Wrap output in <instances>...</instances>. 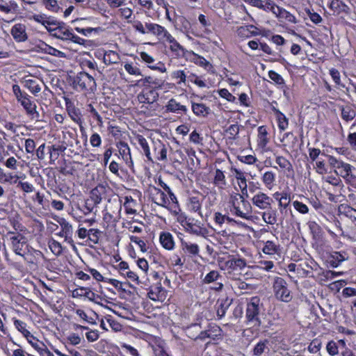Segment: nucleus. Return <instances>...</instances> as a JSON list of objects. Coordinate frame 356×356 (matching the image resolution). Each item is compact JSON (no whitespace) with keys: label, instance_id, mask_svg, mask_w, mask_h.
I'll return each instance as SVG.
<instances>
[{"label":"nucleus","instance_id":"obj_1","mask_svg":"<svg viewBox=\"0 0 356 356\" xmlns=\"http://www.w3.org/2000/svg\"><path fill=\"white\" fill-rule=\"evenodd\" d=\"M229 204L230 211L236 216L243 219H248L251 212L250 202L245 200L243 196L238 193H233L230 195Z\"/></svg>","mask_w":356,"mask_h":356},{"label":"nucleus","instance_id":"obj_2","mask_svg":"<svg viewBox=\"0 0 356 356\" xmlns=\"http://www.w3.org/2000/svg\"><path fill=\"white\" fill-rule=\"evenodd\" d=\"M86 72H80L74 76L72 84L74 88L79 91H84L87 92H93L97 88V84L94 76Z\"/></svg>","mask_w":356,"mask_h":356},{"label":"nucleus","instance_id":"obj_3","mask_svg":"<svg viewBox=\"0 0 356 356\" xmlns=\"http://www.w3.org/2000/svg\"><path fill=\"white\" fill-rule=\"evenodd\" d=\"M246 264L245 259L234 257H229V259L219 262L220 269L225 270L230 277L234 279H236L241 274V271L245 268Z\"/></svg>","mask_w":356,"mask_h":356},{"label":"nucleus","instance_id":"obj_4","mask_svg":"<svg viewBox=\"0 0 356 356\" xmlns=\"http://www.w3.org/2000/svg\"><path fill=\"white\" fill-rule=\"evenodd\" d=\"M260 299L257 297L251 298L248 302L245 309V318L247 323L252 325L254 327H259L261 324L260 320V312L261 309Z\"/></svg>","mask_w":356,"mask_h":356},{"label":"nucleus","instance_id":"obj_5","mask_svg":"<svg viewBox=\"0 0 356 356\" xmlns=\"http://www.w3.org/2000/svg\"><path fill=\"white\" fill-rule=\"evenodd\" d=\"M159 93L155 88L150 87H143L142 90L138 94L137 99L142 104L141 108H150L155 111L156 102L159 100Z\"/></svg>","mask_w":356,"mask_h":356},{"label":"nucleus","instance_id":"obj_6","mask_svg":"<svg viewBox=\"0 0 356 356\" xmlns=\"http://www.w3.org/2000/svg\"><path fill=\"white\" fill-rule=\"evenodd\" d=\"M54 30V33H52L54 37L62 40L71 41L76 44H82L83 43L84 40L75 35L72 29L64 25H60L58 22Z\"/></svg>","mask_w":356,"mask_h":356},{"label":"nucleus","instance_id":"obj_7","mask_svg":"<svg viewBox=\"0 0 356 356\" xmlns=\"http://www.w3.org/2000/svg\"><path fill=\"white\" fill-rule=\"evenodd\" d=\"M273 291L276 298L281 301L289 302L291 298V291L287 287L286 282L282 277H275L273 282Z\"/></svg>","mask_w":356,"mask_h":356},{"label":"nucleus","instance_id":"obj_8","mask_svg":"<svg viewBox=\"0 0 356 356\" xmlns=\"http://www.w3.org/2000/svg\"><path fill=\"white\" fill-rule=\"evenodd\" d=\"M8 234L11 235L10 241L12 250L16 254L24 257L28 246L26 238L21 234H15L13 232H9Z\"/></svg>","mask_w":356,"mask_h":356},{"label":"nucleus","instance_id":"obj_9","mask_svg":"<svg viewBox=\"0 0 356 356\" xmlns=\"http://www.w3.org/2000/svg\"><path fill=\"white\" fill-rule=\"evenodd\" d=\"M149 191L154 203L165 209L170 207V200L164 191L155 186H150Z\"/></svg>","mask_w":356,"mask_h":356},{"label":"nucleus","instance_id":"obj_10","mask_svg":"<svg viewBox=\"0 0 356 356\" xmlns=\"http://www.w3.org/2000/svg\"><path fill=\"white\" fill-rule=\"evenodd\" d=\"M186 232L198 236L205 237L208 234V229L204 226L201 221L191 218L184 227Z\"/></svg>","mask_w":356,"mask_h":356},{"label":"nucleus","instance_id":"obj_11","mask_svg":"<svg viewBox=\"0 0 356 356\" xmlns=\"http://www.w3.org/2000/svg\"><path fill=\"white\" fill-rule=\"evenodd\" d=\"M355 168L350 164L342 162L337 170H334L337 175L345 179L352 186L356 187V176L353 174Z\"/></svg>","mask_w":356,"mask_h":356},{"label":"nucleus","instance_id":"obj_12","mask_svg":"<svg viewBox=\"0 0 356 356\" xmlns=\"http://www.w3.org/2000/svg\"><path fill=\"white\" fill-rule=\"evenodd\" d=\"M252 202L257 208L265 210L271 207L273 200L266 193L259 192L252 197Z\"/></svg>","mask_w":356,"mask_h":356},{"label":"nucleus","instance_id":"obj_13","mask_svg":"<svg viewBox=\"0 0 356 356\" xmlns=\"http://www.w3.org/2000/svg\"><path fill=\"white\" fill-rule=\"evenodd\" d=\"M140 59L143 62L147 64V67L152 70H156L159 72L164 73L167 69L163 63L159 61L154 64L155 59L153 56L149 55L145 51H141L139 53Z\"/></svg>","mask_w":356,"mask_h":356},{"label":"nucleus","instance_id":"obj_14","mask_svg":"<svg viewBox=\"0 0 356 356\" xmlns=\"http://www.w3.org/2000/svg\"><path fill=\"white\" fill-rule=\"evenodd\" d=\"M148 297L154 301L163 302L167 298V291L161 286V283H157L156 285L152 286L149 292Z\"/></svg>","mask_w":356,"mask_h":356},{"label":"nucleus","instance_id":"obj_15","mask_svg":"<svg viewBox=\"0 0 356 356\" xmlns=\"http://www.w3.org/2000/svg\"><path fill=\"white\" fill-rule=\"evenodd\" d=\"M10 33L17 42H23L28 39L26 26L22 24H15L11 29Z\"/></svg>","mask_w":356,"mask_h":356},{"label":"nucleus","instance_id":"obj_16","mask_svg":"<svg viewBox=\"0 0 356 356\" xmlns=\"http://www.w3.org/2000/svg\"><path fill=\"white\" fill-rule=\"evenodd\" d=\"M21 105L26 111V115L33 120H40V113L37 111L36 104L31 101V97L26 100L22 102Z\"/></svg>","mask_w":356,"mask_h":356},{"label":"nucleus","instance_id":"obj_17","mask_svg":"<svg viewBox=\"0 0 356 356\" xmlns=\"http://www.w3.org/2000/svg\"><path fill=\"white\" fill-rule=\"evenodd\" d=\"M140 83L145 87H150L152 88H155V90L161 89L164 81L161 79L154 78L151 76H146L145 78L140 79L137 81L136 86H138Z\"/></svg>","mask_w":356,"mask_h":356},{"label":"nucleus","instance_id":"obj_18","mask_svg":"<svg viewBox=\"0 0 356 356\" xmlns=\"http://www.w3.org/2000/svg\"><path fill=\"white\" fill-rule=\"evenodd\" d=\"M181 248L184 252L190 257H198L200 255V248L197 243L181 239Z\"/></svg>","mask_w":356,"mask_h":356},{"label":"nucleus","instance_id":"obj_19","mask_svg":"<svg viewBox=\"0 0 356 356\" xmlns=\"http://www.w3.org/2000/svg\"><path fill=\"white\" fill-rule=\"evenodd\" d=\"M348 259V254L346 252H332L329 257V263L333 268L338 267L343 261Z\"/></svg>","mask_w":356,"mask_h":356},{"label":"nucleus","instance_id":"obj_20","mask_svg":"<svg viewBox=\"0 0 356 356\" xmlns=\"http://www.w3.org/2000/svg\"><path fill=\"white\" fill-rule=\"evenodd\" d=\"M165 108L168 111L177 114H186L188 112V108L186 106L181 104L173 98L168 102Z\"/></svg>","mask_w":356,"mask_h":356},{"label":"nucleus","instance_id":"obj_21","mask_svg":"<svg viewBox=\"0 0 356 356\" xmlns=\"http://www.w3.org/2000/svg\"><path fill=\"white\" fill-rule=\"evenodd\" d=\"M213 184L216 187L218 188V190L222 191L225 189L227 182L225 175L221 170L216 169L215 170L213 174Z\"/></svg>","mask_w":356,"mask_h":356},{"label":"nucleus","instance_id":"obj_22","mask_svg":"<svg viewBox=\"0 0 356 356\" xmlns=\"http://www.w3.org/2000/svg\"><path fill=\"white\" fill-rule=\"evenodd\" d=\"M159 241L163 248L168 250H172L175 248V241L172 235L170 232H163L160 234Z\"/></svg>","mask_w":356,"mask_h":356},{"label":"nucleus","instance_id":"obj_23","mask_svg":"<svg viewBox=\"0 0 356 356\" xmlns=\"http://www.w3.org/2000/svg\"><path fill=\"white\" fill-rule=\"evenodd\" d=\"M187 208L189 211L197 213L200 217H202V202L198 197H190L188 200Z\"/></svg>","mask_w":356,"mask_h":356},{"label":"nucleus","instance_id":"obj_24","mask_svg":"<svg viewBox=\"0 0 356 356\" xmlns=\"http://www.w3.org/2000/svg\"><path fill=\"white\" fill-rule=\"evenodd\" d=\"M167 42L169 44V49L170 51L177 56L182 57L186 55L187 51L173 36Z\"/></svg>","mask_w":356,"mask_h":356},{"label":"nucleus","instance_id":"obj_25","mask_svg":"<svg viewBox=\"0 0 356 356\" xmlns=\"http://www.w3.org/2000/svg\"><path fill=\"white\" fill-rule=\"evenodd\" d=\"M191 109L195 115L197 117H206L210 112L209 107L202 103L191 102Z\"/></svg>","mask_w":356,"mask_h":356},{"label":"nucleus","instance_id":"obj_26","mask_svg":"<svg viewBox=\"0 0 356 356\" xmlns=\"http://www.w3.org/2000/svg\"><path fill=\"white\" fill-rule=\"evenodd\" d=\"M264 211L261 214L262 220L268 225H273L276 224L277 221V212L276 209H272L271 207L270 209H265Z\"/></svg>","mask_w":356,"mask_h":356},{"label":"nucleus","instance_id":"obj_27","mask_svg":"<svg viewBox=\"0 0 356 356\" xmlns=\"http://www.w3.org/2000/svg\"><path fill=\"white\" fill-rule=\"evenodd\" d=\"M118 147L123 160L125 161L127 164H133V161L131 156V150L128 144L125 142L120 141L118 144Z\"/></svg>","mask_w":356,"mask_h":356},{"label":"nucleus","instance_id":"obj_28","mask_svg":"<svg viewBox=\"0 0 356 356\" xmlns=\"http://www.w3.org/2000/svg\"><path fill=\"white\" fill-rule=\"evenodd\" d=\"M35 22L41 24L44 26H56L58 22L53 17H47L44 14L33 15L31 17Z\"/></svg>","mask_w":356,"mask_h":356},{"label":"nucleus","instance_id":"obj_29","mask_svg":"<svg viewBox=\"0 0 356 356\" xmlns=\"http://www.w3.org/2000/svg\"><path fill=\"white\" fill-rule=\"evenodd\" d=\"M120 61V56L116 51L108 50L104 52L103 56V62L104 64L109 65L119 63Z\"/></svg>","mask_w":356,"mask_h":356},{"label":"nucleus","instance_id":"obj_30","mask_svg":"<svg viewBox=\"0 0 356 356\" xmlns=\"http://www.w3.org/2000/svg\"><path fill=\"white\" fill-rule=\"evenodd\" d=\"M154 151L159 161L167 160V147L161 141L154 143Z\"/></svg>","mask_w":356,"mask_h":356},{"label":"nucleus","instance_id":"obj_31","mask_svg":"<svg viewBox=\"0 0 356 356\" xmlns=\"http://www.w3.org/2000/svg\"><path fill=\"white\" fill-rule=\"evenodd\" d=\"M341 215L349 218L353 222H356V209L350 206L341 204L339 207Z\"/></svg>","mask_w":356,"mask_h":356},{"label":"nucleus","instance_id":"obj_32","mask_svg":"<svg viewBox=\"0 0 356 356\" xmlns=\"http://www.w3.org/2000/svg\"><path fill=\"white\" fill-rule=\"evenodd\" d=\"M237 34L240 37L249 38L252 35H257L258 32L257 28L253 25L243 26L238 28Z\"/></svg>","mask_w":356,"mask_h":356},{"label":"nucleus","instance_id":"obj_33","mask_svg":"<svg viewBox=\"0 0 356 356\" xmlns=\"http://www.w3.org/2000/svg\"><path fill=\"white\" fill-rule=\"evenodd\" d=\"M22 82L24 87L33 95H36L41 90V87L35 79L24 78Z\"/></svg>","mask_w":356,"mask_h":356},{"label":"nucleus","instance_id":"obj_34","mask_svg":"<svg viewBox=\"0 0 356 356\" xmlns=\"http://www.w3.org/2000/svg\"><path fill=\"white\" fill-rule=\"evenodd\" d=\"M262 251L266 254L274 255L279 253L280 245L273 241H267L264 243Z\"/></svg>","mask_w":356,"mask_h":356},{"label":"nucleus","instance_id":"obj_35","mask_svg":"<svg viewBox=\"0 0 356 356\" xmlns=\"http://www.w3.org/2000/svg\"><path fill=\"white\" fill-rule=\"evenodd\" d=\"M124 68L126 72L135 77L143 76L142 71L138 66L137 63L133 62H124Z\"/></svg>","mask_w":356,"mask_h":356},{"label":"nucleus","instance_id":"obj_36","mask_svg":"<svg viewBox=\"0 0 356 356\" xmlns=\"http://www.w3.org/2000/svg\"><path fill=\"white\" fill-rule=\"evenodd\" d=\"M276 175L272 171H267L262 175L261 180L265 186L271 190L275 186Z\"/></svg>","mask_w":356,"mask_h":356},{"label":"nucleus","instance_id":"obj_37","mask_svg":"<svg viewBox=\"0 0 356 356\" xmlns=\"http://www.w3.org/2000/svg\"><path fill=\"white\" fill-rule=\"evenodd\" d=\"M136 138L137 142L141 147L147 160L149 161H153V159L152 158L151 153H150L149 146V144H148L146 138H145L141 135H138Z\"/></svg>","mask_w":356,"mask_h":356},{"label":"nucleus","instance_id":"obj_38","mask_svg":"<svg viewBox=\"0 0 356 356\" xmlns=\"http://www.w3.org/2000/svg\"><path fill=\"white\" fill-rule=\"evenodd\" d=\"M276 118L277 120L278 127L281 131H284L287 129L289 125V120L286 115L282 113L280 111L276 108H273Z\"/></svg>","mask_w":356,"mask_h":356},{"label":"nucleus","instance_id":"obj_39","mask_svg":"<svg viewBox=\"0 0 356 356\" xmlns=\"http://www.w3.org/2000/svg\"><path fill=\"white\" fill-rule=\"evenodd\" d=\"M267 131L264 126L258 128L257 145L261 148H264L268 144L269 140L267 137Z\"/></svg>","mask_w":356,"mask_h":356},{"label":"nucleus","instance_id":"obj_40","mask_svg":"<svg viewBox=\"0 0 356 356\" xmlns=\"http://www.w3.org/2000/svg\"><path fill=\"white\" fill-rule=\"evenodd\" d=\"M28 342L31 345V346L38 351L40 354L43 350H44L47 346L38 339H37L31 333H30V336L26 338Z\"/></svg>","mask_w":356,"mask_h":356},{"label":"nucleus","instance_id":"obj_41","mask_svg":"<svg viewBox=\"0 0 356 356\" xmlns=\"http://www.w3.org/2000/svg\"><path fill=\"white\" fill-rule=\"evenodd\" d=\"M268 339L259 341L253 348V355L254 356H261L266 350H268Z\"/></svg>","mask_w":356,"mask_h":356},{"label":"nucleus","instance_id":"obj_42","mask_svg":"<svg viewBox=\"0 0 356 356\" xmlns=\"http://www.w3.org/2000/svg\"><path fill=\"white\" fill-rule=\"evenodd\" d=\"M146 26L147 29V34H152L156 38L159 37L160 32L163 27L158 24L150 22H146Z\"/></svg>","mask_w":356,"mask_h":356},{"label":"nucleus","instance_id":"obj_43","mask_svg":"<svg viewBox=\"0 0 356 356\" xmlns=\"http://www.w3.org/2000/svg\"><path fill=\"white\" fill-rule=\"evenodd\" d=\"M193 61L196 65L204 67L207 71H211L213 68L212 65L208 60L197 54H194Z\"/></svg>","mask_w":356,"mask_h":356},{"label":"nucleus","instance_id":"obj_44","mask_svg":"<svg viewBox=\"0 0 356 356\" xmlns=\"http://www.w3.org/2000/svg\"><path fill=\"white\" fill-rule=\"evenodd\" d=\"M59 224L64 234L66 235V240L71 238L73 234L72 225L63 218L59 221Z\"/></svg>","mask_w":356,"mask_h":356},{"label":"nucleus","instance_id":"obj_45","mask_svg":"<svg viewBox=\"0 0 356 356\" xmlns=\"http://www.w3.org/2000/svg\"><path fill=\"white\" fill-rule=\"evenodd\" d=\"M135 204L136 201L132 198L131 196H126L124 197V207L127 213L135 214L136 213V210L134 209Z\"/></svg>","mask_w":356,"mask_h":356},{"label":"nucleus","instance_id":"obj_46","mask_svg":"<svg viewBox=\"0 0 356 356\" xmlns=\"http://www.w3.org/2000/svg\"><path fill=\"white\" fill-rule=\"evenodd\" d=\"M277 200L278 201L279 208L280 211H282V209H285L289 205L291 197L286 192H282L281 197H280V198H277Z\"/></svg>","mask_w":356,"mask_h":356},{"label":"nucleus","instance_id":"obj_47","mask_svg":"<svg viewBox=\"0 0 356 356\" xmlns=\"http://www.w3.org/2000/svg\"><path fill=\"white\" fill-rule=\"evenodd\" d=\"M232 300H229L228 299H225L221 301L220 305L217 309V316L219 318H222L225 316L227 310L230 306Z\"/></svg>","mask_w":356,"mask_h":356},{"label":"nucleus","instance_id":"obj_48","mask_svg":"<svg viewBox=\"0 0 356 356\" xmlns=\"http://www.w3.org/2000/svg\"><path fill=\"white\" fill-rule=\"evenodd\" d=\"M175 216L177 221L184 228L190 220L191 218H188L186 214L184 212H181V209H178L176 211H172Z\"/></svg>","mask_w":356,"mask_h":356},{"label":"nucleus","instance_id":"obj_49","mask_svg":"<svg viewBox=\"0 0 356 356\" xmlns=\"http://www.w3.org/2000/svg\"><path fill=\"white\" fill-rule=\"evenodd\" d=\"M14 325L15 328L20 332L24 337L28 338L30 336V332L26 329V323L18 319H14Z\"/></svg>","mask_w":356,"mask_h":356},{"label":"nucleus","instance_id":"obj_50","mask_svg":"<svg viewBox=\"0 0 356 356\" xmlns=\"http://www.w3.org/2000/svg\"><path fill=\"white\" fill-rule=\"evenodd\" d=\"M355 115V111L350 106L343 107L341 108V118L346 122L353 120Z\"/></svg>","mask_w":356,"mask_h":356},{"label":"nucleus","instance_id":"obj_51","mask_svg":"<svg viewBox=\"0 0 356 356\" xmlns=\"http://www.w3.org/2000/svg\"><path fill=\"white\" fill-rule=\"evenodd\" d=\"M167 194L168 195L169 197H168L170 200V207L167 209H169L171 212L180 209L177 198L172 193V191L170 190V192L167 193Z\"/></svg>","mask_w":356,"mask_h":356},{"label":"nucleus","instance_id":"obj_52","mask_svg":"<svg viewBox=\"0 0 356 356\" xmlns=\"http://www.w3.org/2000/svg\"><path fill=\"white\" fill-rule=\"evenodd\" d=\"M167 194L168 195L169 197H168L170 200V207L167 209H169L171 212L180 209L177 198L172 193V191L170 190V192L167 193Z\"/></svg>","mask_w":356,"mask_h":356},{"label":"nucleus","instance_id":"obj_53","mask_svg":"<svg viewBox=\"0 0 356 356\" xmlns=\"http://www.w3.org/2000/svg\"><path fill=\"white\" fill-rule=\"evenodd\" d=\"M330 8L338 13L346 11L348 6L345 5L341 0H332L330 6Z\"/></svg>","mask_w":356,"mask_h":356},{"label":"nucleus","instance_id":"obj_54","mask_svg":"<svg viewBox=\"0 0 356 356\" xmlns=\"http://www.w3.org/2000/svg\"><path fill=\"white\" fill-rule=\"evenodd\" d=\"M275 162L282 169L289 171L292 170V165L290 161L282 156H276Z\"/></svg>","mask_w":356,"mask_h":356},{"label":"nucleus","instance_id":"obj_55","mask_svg":"<svg viewBox=\"0 0 356 356\" xmlns=\"http://www.w3.org/2000/svg\"><path fill=\"white\" fill-rule=\"evenodd\" d=\"M49 248L52 252V253L56 256L61 254V253L63 252V248L61 244L55 240H53L49 242Z\"/></svg>","mask_w":356,"mask_h":356},{"label":"nucleus","instance_id":"obj_56","mask_svg":"<svg viewBox=\"0 0 356 356\" xmlns=\"http://www.w3.org/2000/svg\"><path fill=\"white\" fill-rule=\"evenodd\" d=\"M279 20L280 22L286 21L293 24L297 23L296 17L285 9L282 10V13L281 14V17Z\"/></svg>","mask_w":356,"mask_h":356},{"label":"nucleus","instance_id":"obj_57","mask_svg":"<svg viewBox=\"0 0 356 356\" xmlns=\"http://www.w3.org/2000/svg\"><path fill=\"white\" fill-rule=\"evenodd\" d=\"M171 76L174 79H178V84L185 83L186 81V74L184 70H176L172 72Z\"/></svg>","mask_w":356,"mask_h":356},{"label":"nucleus","instance_id":"obj_58","mask_svg":"<svg viewBox=\"0 0 356 356\" xmlns=\"http://www.w3.org/2000/svg\"><path fill=\"white\" fill-rule=\"evenodd\" d=\"M129 239L131 243H134L138 245L141 252H146L147 251V248L145 242L143 240L140 239L139 237L131 235L129 236Z\"/></svg>","mask_w":356,"mask_h":356},{"label":"nucleus","instance_id":"obj_59","mask_svg":"<svg viewBox=\"0 0 356 356\" xmlns=\"http://www.w3.org/2000/svg\"><path fill=\"white\" fill-rule=\"evenodd\" d=\"M101 235V231L98 229H90L88 233V238L94 244H97L99 242Z\"/></svg>","mask_w":356,"mask_h":356},{"label":"nucleus","instance_id":"obj_60","mask_svg":"<svg viewBox=\"0 0 356 356\" xmlns=\"http://www.w3.org/2000/svg\"><path fill=\"white\" fill-rule=\"evenodd\" d=\"M3 165L10 170H16L19 165V162L14 156H10L3 162Z\"/></svg>","mask_w":356,"mask_h":356},{"label":"nucleus","instance_id":"obj_61","mask_svg":"<svg viewBox=\"0 0 356 356\" xmlns=\"http://www.w3.org/2000/svg\"><path fill=\"white\" fill-rule=\"evenodd\" d=\"M293 206L294 209L301 214H306L309 212L308 207L300 201H293Z\"/></svg>","mask_w":356,"mask_h":356},{"label":"nucleus","instance_id":"obj_62","mask_svg":"<svg viewBox=\"0 0 356 356\" xmlns=\"http://www.w3.org/2000/svg\"><path fill=\"white\" fill-rule=\"evenodd\" d=\"M19 177L17 175H13L12 173H6L5 177L2 179L1 183L2 184H16Z\"/></svg>","mask_w":356,"mask_h":356},{"label":"nucleus","instance_id":"obj_63","mask_svg":"<svg viewBox=\"0 0 356 356\" xmlns=\"http://www.w3.org/2000/svg\"><path fill=\"white\" fill-rule=\"evenodd\" d=\"M268 76L272 81L278 85L284 84V80L282 76L273 70H270L268 72Z\"/></svg>","mask_w":356,"mask_h":356},{"label":"nucleus","instance_id":"obj_64","mask_svg":"<svg viewBox=\"0 0 356 356\" xmlns=\"http://www.w3.org/2000/svg\"><path fill=\"white\" fill-rule=\"evenodd\" d=\"M132 26L134 29L143 35L147 34V29L146 26V22L143 24L140 21L135 20L133 22Z\"/></svg>","mask_w":356,"mask_h":356}]
</instances>
